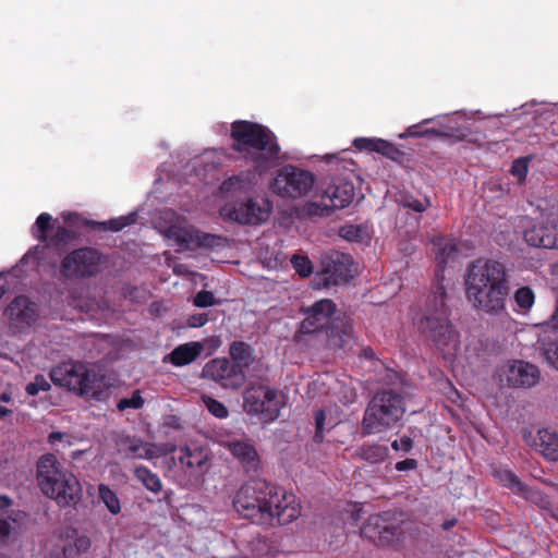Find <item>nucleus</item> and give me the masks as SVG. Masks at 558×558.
Returning <instances> with one entry per match:
<instances>
[{
    "mask_svg": "<svg viewBox=\"0 0 558 558\" xmlns=\"http://www.w3.org/2000/svg\"><path fill=\"white\" fill-rule=\"evenodd\" d=\"M234 510L253 524L281 526L301 515V504L293 493L263 480L242 485L233 498Z\"/></svg>",
    "mask_w": 558,
    "mask_h": 558,
    "instance_id": "1",
    "label": "nucleus"
},
{
    "mask_svg": "<svg viewBox=\"0 0 558 558\" xmlns=\"http://www.w3.org/2000/svg\"><path fill=\"white\" fill-rule=\"evenodd\" d=\"M465 295L472 307L493 316L506 312L510 294V281L504 263L490 258H477L466 268Z\"/></svg>",
    "mask_w": 558,
    "mask_h": 558,
    "instance_id": "2",
    "label": "nucleus"
},
{
    "mask_svg": "<svg viewBox=\"0 0 558 558\" xmlns=\"http://www.w3.org/2000/svg\"><path fill=\"white\" fill-rule=\"evenodd\" d=\"M304 319L300 325L303 335L322 338L323 347L329 350L343 349L353 337L351 319L336 316L337 305L330 299H322L311 306L302 307Z\"/></svg>",
    "mask_w": 558,
    "mask_h": 558,
    "instance_id": "3",
    "label": "nucleus"
},
{
    "mask_svg": "<svg viewBox=\"0 0 558 558\" xmlns=\"http://www.w3.org/2000/svg\"><path fill=\"white\" fill-rule=\"evenodd\" d=\"M232 149L243 154L258 172L275 166L280 157L277 136L267 126L248 120H236L231 124Z\"/></svg>",
    "mask_w": 558,
    "mask_h": 558,
    "instance_id": "4",
    "label": "nucleus"
},
{
    "mask_svg": "<svg viewBox=\"0 0 558 558\" xmlns=\"http://www.w3.org/2000/svg\"><path fill=\"white\" fill-rule=\"evenodd\" d=\"M446 288L438 283L428 298L418 329L444 356L453 355L460 347V336L449 319Z\"/></svg>",
    "mask_w": 558,
    "mask_h": 558,
    "instance_id": "5",
    "label": "nucleus"
},
{
    "mask_svg": "<svg viewBox=\"0 0 558 558\" xmlns=\"http://www.w3.org/2000/svg\"><path fill=\"white\" fill-rule=\"evenodd\" d=\"M36 480L41 493L61 508L75 507L82 499L78 478L53 453L39 458Z\"/></svg>",
    "mask_w": 558,
    "mask_h": 558,
    "instance_id": "6",
    "label": "nucleus"
},
{
    "mask_svg": "<svg viewBox=\"0 0 558 558\" xmlns=\"http://www.w3.org/2000/svg\"><path fill=\"white\" fill-rule=\"evenodd\" d=\"M405 413L404 397L393 389L378 390L369 400L362 420V434H381L391 429Z\"/></svg>",
    "mask_w": 558,
    "mask_h": 558,
    "instance_id": "7",
    "label": "nucleus"
},
{
    "mask_svg": "<svg viewBox=\"0 0 558 558\" xmlns=\"http://www.w3.org/2000/svg\"><path fill=\"white\" fill-rule=\"evenodd\" d=\"M51 381L82 397L100 400L104 377L81 362H63L50 371Z\"/></svg>",
    "mask_w": 558,
    "mask_h": 558,
    "instance_id": "8",
    "label": "nucleus"
},
{
    "mask_svg": "<svg viewBox=\"0 0 558 558\" xmlns=\"http://www.w3.org/2000/svg\"><path fill=\"white\" fill-rule=\"evenodd\" d=\"M107 256L96 247L74 248L61 260L60 272L69 280L97 277L107 265Z\"/></svg>",
    "mask_w": 558,
    "mask_h": 558,
    "instance_id": "9",
    "label": "nucleus"
},
{
    "mask_svg": "<svg viewBox=\"0 0 558 558\" xmlns=\"http://www.w3.org/2000/svg\"><path fill=\"white\" fill-rule=\"evenodd\" d=\"M315 181L316 178L311 171L286 165L277 170L269 187L282 198L296 199L308 195Z\"/></svg>",
    "mask_w": 558,
    "mask_h": 558,
    "instance_id": "10",
    "label": "nucleus"
},
{
    "mask_svg": "<svg viewBox=\"0 0 558 558\" xmlns=\"http://www.w3.org/2000/svg\"><path fill=\"white\" fill-rule=\"evenodd\" d=\"M243 400L245 411L251 415H260L265 422L275 421L282 407L278 390L264 385H250Z\"/></svg>",
    "mask_w": 558,
    "mask_h": 558,
    "instance_id": "11",
    "label": "nucleus"
},
{
    "mask_svg": "<svg viewBox=\"0 0 558 558\" xmlns=\"http://www.w3.org/2000/svg\"><path fill=\"white\" fill-rule=\"evenodd\" d=\"M166 236L181 250H215L227 244V238L198 230L194 226L171 225Z\"/></svg>",
    "mask_w": 558,
    "mask_h": 558,
    "instance_id": "12",
    "label": "nucleus"
},
{
    "mask_svg": "<svg viewBox=\"0 0 558 558\" xmlns=\"http://www.w3.org/2000/svg\"><path fill=\"white\" fill-rule=\"evenodd\" d=\"M400 532L399 520L391 511L369 515L361 529L362 535L378 546L392 545L399 539Z\"/></svg>",
    "mask_w": 558,
    "mask_h": 558,
    "instance_id": "13",
    "label": "nucleus"
},
{
    "mask_svg": "<svg viewBox=\"0 0 558 558\" xmlns=\"http://www.w3.org/2000/svg\"><path fill=\"white\" fill-rule=\"evenodd\" d=\"M322 270L315 277L317 287L338 286L347 283L352 278V258L349 254L338 251L322 256Z\"/></svg>",
    "mask_w": 558,
    "mask_h": 558,
    "instance_id": "14",
    "label": "nucleus"
},
{
    "mask_svg": "<svg viewBox=\"0 0 558 558\" xmlns=\"http://www.w3.org/2000/svg\"><path fill=\"white\" fill-rule=\"evenodd\" d=\"M204 378L218 384L223 389L238 390L246 381V375L238 365H233L228 357H216L208 361L203 367Z\"/></svg>",
    "mask_w": 558,
    "mask_h": 558,
    "instance_id": "15",
    "label": "nucleus"
},
{
    "mask_svg": "<svg viewBox=\"0 0 558 558\" xmlns=\"http://www.w3.org/2000/svg\"><path fill=\"white\" fill-rule=\"evenodd\" d=\"M523 236L530 246L558 248V216L549 215L543 221L533 222L524 230Z\"/></svg>",
    "mask_w": 558,
    "mask_h": 558,
    "instance_id": "16",
    "label": "nucleus"
},
{
    "mask_svg": "<svg viewBox=\"0 0 558 558\" xmlns=\"http://www.w3.org/2000/svg\"><path fill=\"white\" fill-rule=\"evenodd\" d=\"M501 381L509 387H533L539 381V369L525 361H513L498 371Z\"/></svg>",
    "mask_w": 558,
    "mask_h": 558,
    "instance_id": "17",
    "label": "nucleus"
},
{
    "mask_svg": "<svg viewBox=\"0 0 558 558\" xmlns=\"http://www.w3.org/2000/svg\"><path fill=\"white\" fill-rule=\"evenodd\" d=\"M52 216L48 213L40 214L33 227V235L41 243L49 247L59 248L66 245L70 241L75 239V232L66 229L63 226H58L53 234H49L52 229Z\"/></svg>",
    "mask_w": 558,
    "mask_h": 558,
    "instance_id": "18",
    "label": "nucleus"
},
{
    "mask_svg": "<svg viewBox=\"0 0 558 558\" xmlns=\"http://www.w3.org/2000/svg\"><path fill=\"white\" fill-rule=\"evenodd\" d=\"M171 457V463L174 468L181 469L190 476H199L204 474L208 461L207 451L199 446H183L174 450Z\"/></svg>",
    "mask_w": 558,
    "mask_h": 558,
    "instance_id": "19",
    "label": "nucleus"
},
{
    "mask_svg": "<svg viewBox=\"0 0 558 558\" xmlns=\"http://www.w3.org/2000/svg\"><path fill=\"white\" fill-rule=\"evenodd\" d=\"M270 211L271 203L269 201L258 202L248 198L229 210L228 217L241 225H259L268 219Z\"/></svg>",
    "mask_w": 558,
    "mask_h": 558,
    "instance_id": "20",
    "label": "nucleus"
},
{
    "mask_svg": "<svg viewBox=\"0 0 558 558\" xmlns=\"http://www.w3.org/2000/svg\"><path fill=\"white\" fill-rule=\"evenodd\" d=\"M5 315L15 327H29L38 317L37 304L25 295H17L8 305Z\"/></svg>",
    "mask_w": 558,
    "mask_h": 558,
    "instance_id": "21",
    "label": "nucleus"
},
{
    "mask_svg": "<svg viewBox=\"0 0 558 558\" xmlns=\"http://www.w3.org/2000/svg\"><path fill=\"white\" fill-rule=\"evenodd\" d=\"M525 439L546 460L558 461V432L551 428H541L531 439L527 436Z\"/></svg>",
    "mask_w": 558,
    "mask_h": 558,
    "instance_id": "22",
    "label": "nucleus"
},
{
    "mask_svg": "<svg viewBox=\"0 0 558 558\" xmlns=\"http://www.w3.org/2000/svg\"><path fill=\"white\" fill-rule=\"evenodd\" d=\"M204 351V343L199 341H191L179 344L168 355L163 362H169L173 366L182 367L196 361Z\"/></svg>",
    "mask_w": 558,
    "mask_h": 558,
    "instance_id": "23",
    "label": "nucleus"
},
{
    "mask_svg": "<svg viewBox=\"0 0 558 558\" xmlns=\"http://www.w3.org/2000/svg\"><path fill=\"white\" fill-rule=\"evenodd\" d=\"M354 195L355 192L353 184L349 181H340L329 185L324 192L323 198L328 199L335 210L349 206L352 203Z\"/></svg>",
    "mask_w": 558,
    "mask_h": 558,
    "instance_id": "24",
    "label": "nucleus"
},
{
    "mask_svg": "<svg viewBox=\"0 0 558 558\" xmlns=\"http://www.w3.org/2000/svg\"><path fill=\"white\" fill-rule=\"evenodd\" d=\"M226 446L247 471H255L258 468V453L250 440H232L228 441Z\"/></svg>",
    "mask_w": 558,
    "mask_h": 558,
    "instance_id": "25",
    "label": "nucleus"
},
{
    "mask_svg": "<svg viewBox=\"0 0 558 558\" xmlns=\"http://www.w3.org/2000/svg\"><path fill=\"white\" fill-rule=\"evenodd\" d=\"M137 220V213L132 211L125 216L112 218L108 221H96L90 219H84L82 225L88 229L100 231V232H119L125 227L132 226Z\"/></svg>",
    "mask_w": 558,
    "mask_h": 558,
    "instance_id": "26",
    "label": "nucleus"
},
{
    "mask_svg": "<svg viewBox=\"0 0 558 558\" xmlns=\"http://www.w3.org/2000/svg\"><path fill=\"white\" fill-rule=\"evenodd\" d=\"M230 361L233 365H238L239 368L245 373L250 366L255 362V350L254 348L242 340H235L231 342L229 347Z\"/></svg>",
    "mask_w": 558,
    "mask_h": 558,
    "instance_id": "27",
    "label": "nucleus"
},
{
    "mask_svg": "<svg viewBox=\"0 0 558 558\" xmlns=\"http://www.w3.org/2000/svg\"><path fill=\"white\" fill-rule=\"evenodd\" d=\"M433 244L437 247L436 259L439 270H444L449 262L456 260L459 256V247L454 239L438 236L433 241Z\"/></svg>",
    "mask_w": 558,
    "mask_h": 558,
    "instance_id": "28",
    "label": "nucleus"
},
{
    "mask_svg": "<svg viewBox=\"0 0 558 558\" xmlns=\"http://www.w3.org/2000/svg\"><path fill=\"white\" fill-rule=\"evenodd\" d=\"M388 454L389 448L375 441L364 442L355 450V457L369 464L383 463Z\"/></svg>",
    "mask_w": 558,
    "mask_h": 558,
    "instance_id": "29",
    "label": "nucleus"
},
{
    "mask_svg": "<svg viewBox=\"0 0 558 558\" xmlns=\"http://www.w3.org/2000/svg\"><path fill=\"white\" fill-rule=\"evenodd\" d=\"M493 476L505 487L514 493L525 492V485L509 469L497 466L493 469Z\"/></svg>",
    "mask_w": 558,
    "mask_h": 558,
    "instance_id": "30",
    "label": "nucleus"
},
{
    "mask_svg": "<svg viewBox=\"0 0 558 558\" xmlns=\"http://www.w3.org/2000/svg\"><path fill=\"white\" fill-rule=\"evenodd\" d=\"M134 476L138 480L149 492L158 494L162 490V483L158 474L151 472L147 466L140 465L134 470Z\"/></svg>",
    "mask_w": 558,
    "mask_h": 558,
    "instance_id": "31",
    "label": "nucleus"
},
{
    "mask_svg": "<svg viewBox=\"0 0 558 558\" xmlns=\"http://www.w3.org/2000/svg\"><path fill=\"white\" fill-rule=\"evenodd\" d=\"M430 122V119H425L418 124H414L409 126L404 134L400 135V137H428V136H435V137H448L450 136L449 132H445L440 129L436 128H425L423 126Z\"/></svg>",
    "mask_w": 558,
    "mask_h": 558,
    "instance_id": "32",
    "label": "nucleus"
},
{
    "mask_svg": "<svg viewBox=\"0 0 558 558\" xmlns=\"http://www.w3.org/2000/svg\"><path fill=\"white\" fill-rule=\"evenodd\" d=\"M333 209L330 203L323 198L320 202H307L303 205L301 213L304 217H328Z\"/></svg>",
    "mask_w": 558,
    "mask_h": 558,
    "instance_id": "33",
    "label": "nucleus"
},
{
    "mask_svg": "<svg viewBox=\"0 0 558 558\" xmlns=\"http://www.w3.org/2000/svg\"><path fill=\"white\" fill-rule=\"evenodd\" d=\"M98 492L100 500L106 505L109 512L112 514L120 513L121 505L118 495L105 484L99 485Z\"/></svg>",
    "mask_w": 558,
    "mask_h": 558,
    "instance_id": "34",
    "label": "nucleus"
},
{
    "mask_svg": "<svg viewBox=\"0 0 558 558\" xmlns=\"http://www.w3.org/2000/svg\"><path fill=\"white\" fill-rule=\"evenodd\" d=\"M514 302L522 312H527L535 303V294L530 287H520L514 292Z\"/></svg>",
    "mask_w": 558,
    "mask_h": 558,
    "instance_id": "35",
    "label": "nucleus"
},
{
    "mask_svg": "<svg viewBox=\"0 0 558 558\" xmlns=\"http://www.w3.org/2000/svg\"><path fill=\"white\" fill-rule=\"evenodd\" d=\"M90 547V539L86 536H80L74 541V544L63 546L62 555L63 558H72L82 553H85Z\"/></svg>",
    "mask_w": 558,
    "mask_h": 558,
    "instance_id": "36",
    "label": "nucleus"
},
{
    "mask_svg": "<svg viewBox=\"0 0 558 558\" xmlns=\"http://www.w3.org/2000/svg\"><path fill=\"white\" fill-rule=\"evenodd\" d=\"M339 234L350 242H362L366 236V230L362 226L345 225L340 228Z\"/></svg>",
    "mask_w": 558,
    "mask_h": 558,
    "instance_id": "37",
    "label": "nucleus"
},
{
    "mask_svg": "<svg viewBox=\"0 0 558 558\" xmlns=\"http://www.w3.org/2000/svg\"><path fill=\"white\" fill-rule=\"evenodd\" d=\"M51 385L47 378L41 374H37L34 380L26 385L25 391L28 396L34 397L37 396L40 391H49Z\"/></svg>",
    "mask_w": 558,
    "mask_h": 558,
    "instance_id": "38",
    "label": "nucleus"
},
{
    "mask_svg": "<svg viewBox=\"0 0 558 558\" xmlns=\"http://www.w3.org/2000/svg\"><path fill=\"white\" fill-rule=\"evenodd\" d=\"M203 401L207 408V410L218 418H225L229 415L228 408L220 401L211 398L204 397Z\"/></svg>",
    "mask_w": 558,
    "mask_h": 558,
    "instance_id": "39",
    "label": "nucleus"
},
{
    "mask_svg": "<svg viewBox=\"0 0 558 558\" xmlns=\"http://www.w3.org/2000/svg\"><path fill=\"white\" fill-rule=\"evenodd\" d=\"M291 263L295 271L302 277H308L313 271L312 262L306 256L293 255Z\"/></svg>",
    "mask_w": 558,
    "mask_h": 558,
    "instance_id": "40",
    "label": "nucleus"
},
{
    "mask_svg": "<svg viewBox=\"0 0 558 558\" xmlns=\"http://www.w3.org/2000/svg\"><path fill=\"white\" fill-rule=\"evenodd\" d=\"M144 405V399L141 396L140 390H135L131 398H123L119 400L117 408L119 411L126 409H141Z\"/></svg>",
    "mask_w": 558,
    "mask_h": 558,
    "instance_id": "41",
    "label": "nucleus"
},
{
    "mask_svg": "<svg viewBox=\"0 0 558 558\" xmlns=\"http://www.w3.org/2000/svg\"><path fill=\"white\" fill-rule=\"evenodd\" d=\"M129 456L133 459H151V450L141 440L132 441L128 448Z\"/></svg>",
    "mask_w": 558,
    "mask_h": 558,
    "instance_id": "42",
    "label": "nucleus"
},
{
    "mask_svg": "<svg viewBox=\"0 0 558 558\" xmlns=\"http://www.w3.org/2000/svg\"><path fill=\"white\" fill-rule=\"evenodd\" d=\"M544 355L546 361L558 369V340L544 343Z\"/></svg>",
    "mask_w": 558,
    "mask_h": 558,
    "instance_id": "43",
    "label": "nucleus"
},
{
    "mask_svg": "<svg viewBox=\"0 0 558 558\" xmlns=\"http://www.w3.org/2000/svg\"><path fill=\"white\" fill-rule=\"evenodd\" d=\"M376 153L381 154L383 156L393 160H396L398 157L402 155V151L398 149L392 143L381 138L379 141V145Z\"/></svg>",
    "mask_w": 558,
    "mask_h": 558,
    "instance_id": "44",
    "label": "nucleus"
},
{
    "mask_svg": "<svg viewBox=\"0 0 558 558\" xmlns=\"http://www.w3.org/2000/svg\"><path fill=\"white\" fill-rule=\"evenodd\" d=\"M325 421H326L325 411L324 410L316 411L315 412V434L313 437L315 442H322L324 440Z\"/></svg>",
    "mask_w": 558,
    "mask_h": 558,
    "instance_id": "45",
    "label": "nucleus"
},
{
    "mask_svg": "<svg viewBox=\"0 0 558 558\" xmlns=\"http://www.w3.org/2000/svg\"><path fill=\"white\" fill-rule=\"evenodd\" d=\"M380 138L357 137L353 141V145L359 150L377 151Z\"/></svg>",
    "mask_w": 558,
    "mask_h": 558,
    "instance_id": "46",
    "label": "nucleus"
},
{
    "mask_svg": "<svg viewBox=\"0 0 558 558\" xmlns=\"http://www.w3.org/2000/svg\"><path fill=\"white\" fill-rule=\"evenodd\" d=\"M403 205L404 207L412 209L413 211L423 213L430 206V202L427 197H425L424 199H418L410 196L405 198Z\"/></svg>",
    "mask_w": 558,
    "mask_h": 558,
    "instance_id": "47",
    "label": "nucleus"
},
{
    "mask_svg": "<svg viewBox=\"0 0 558 558\" xmlns=\"http://www.w3.org/2000/svg\"><path fill=\"white\" fill-rule=\"evenodd\" d=\"M216 304V298L213 292L207 290L199 291L194 298V305L197 307H208Z\"/></svg>",
    "mask_w": 558,
    "mask_h": 558,
    "instance_id": "48",
    "label": "nucleus"
},
{
    "mask_svg": "<svg viewBox=\"0 0 558 558\" xmlns=\"http://www.w3.org/2000/svg\"><path fill=\"white\" fill-rule=\"evenodd\" d=\"M527 160L524 158L517 159L513 161L511 167V173L518 177L520 180L525 179L527 174Z\"/></svg>",
    "mask_w": 558,
    "mask_h": 558,
    "instance_id": "49",
    "label": "nucleus"
},
{
    "mask_svg": "<svg viewBox=\"0 0 558 558\" xmlns=\"http://www.w3.org/2000/svg\"><path fill=\"white\" fill-rule=\"evenodd\" d=\"M413 440L409 436H402L400 439H396L391 442V448L396 451L410 452L413 448Z\"/></svg>",
    "mask_w": 558,
    "mask_h": 558,
    "instance_id": "50",
    "label": "nucleus"
},
{
    "mask_svg": "<svg viewBox=\"0 0 558 558\" xmlns=\"http://www.w3.org/2000/svg\"><path fill=\"white\" fill-rule=\"evenodd\" d=\"M520 494L522 496H524V498L535 502L538 506H539V504L543 505V502L547 504V501H545L546 497L544 495H542L538 489L529 487L526 485H525V492H520Z\"/></svg>",
    "mask_w": 558,
    "mask_h": 558,
    "instance_id": "51",
    "label": "nucleus"
},
{
    "mask_svg": "<svg viewBox=\"0 0 558 558\" xmlns=\"http://www.w3.org/2000/svg\"><path fill=\"white\" fill-rule=\"evenodd\" d=\"M207 322H208V314H206V313L193 314V315L189 316V318H187V325L192 328L203 327Z\"/></svg>",
    "mask_w": 558,
    "mask_h": 558,
    "instance_id": "52",
    "label": "nucleus"
},
{
    "mask_svg": "<svg viewBox=\"0 0 558 558\" xmlns=\"http://www.w3.org/2000/svg\"><path fill=\"white\" fill-rule=\"evenodd\" d=\"M395 468L399 472L415 470L417 468V461L415 459H405L397 462Z\"/></svg>",
    "mask_w": 558,
    "mask_h": 558,
    "instance_id": "53",
    "label": "nucleus"
},
{
    "mask_svg": "<svg viewBox=\"0 0 558 558\" xmlns=\"http://www.w3.org/2000/svg\"><path fill=\"white\" fill-rule=\"evenodd\" d=\"M43 248H40L39 246H35L34 248L29 250L22 258V262L26 263L28 262L29 259H33L34 262H36L38 264L39 262V253H41Z\"/></svg>",
    "mask_w": 558,
    "mask_h": 558,
    "instance_id": "54",
    "label": "nucleus"
},
{
    "mask_svg": "<svg viewBox=\"0 0 558 558\" xmlns=\"http://www.w3.org/2000/svg\"><path fill=\"white\" fill-rule=\"evenodd\" d=\"M204 345L207 344L211 352L218 350L221 345V339L218 336H213L203 342Z\"/></svg>",
    "mask_w": 558,
    "mask_h": 558,
    "instance_id": "55",
    "label": "nucleus"
},
{
    "mask_svg": "<svg viewBox=\"0 0 558 558\" xmlns=\"http://www.w3.org/2000/svg\"><path fill=\"white\" fill-rule=\"evenodd\" d=\"M240 180L236 177L229 178L221 183L220 190L222 192H230L233 185L239 184Z\"/></svg>",
    "mask_w": 558,
    "mask_h": 558,
    "instance_id": "56",
    "label": "nucleus"
},
{
    "mask_svg": "<svg viewBox=\"0 0 558 558\" xmlns=\"http://www.w3.org/2000/svg\"><path fill=\"white\" fill-rule=\"evenodd\" d=\"M11 525L7 520L0 519V541H3L10 534Z\"/></svg>",
    "mask_w": 558,
    "mask_h": 558,
    "instance_id": "57",
    "label": "nucleus"
},
{
    "mask_svg": "<svg viewBox=\"0 0 558 558\" xmlns=\"http://www.w3.org/2000/svg\"><path fill=\"white\" fill-rule=\"evenodd\" d=\"M12 505V500L4 495H0V510H4Z\"/></svg>",
    "mask_w": 558,
    "mask_h": 558,
    "instance_id": "58",
    "label": "nucleus"
},
{
    "mask_svg": "<svg viewBox=\"0 0 558 558\" xmlns=\"http://www.w3.org/2000/svg\"><path fill=\"white\" fill-rule=\"evenodd\" d=\"M362 356H364L367 360H374L375 359V352L371 347H366L362 350Z\"/></svg>",
    "mask_w": 558,
    "mask_h": 558,
    "instance_id": "59",
    "label": "nucleus"
},
{
    "mask_svg": "<svg viewBox=\"0 0 558 558\" xmlns=\"http://www.w3.org/2000/svg\"><path fill=\"white\" fill-rule=\"evenodd\" d=\"M550 325L553 328L558 329V301H557L556 310L553 313V315L550 316Z\"/></svg>",
    "mask_w": 558,
    "mask_h": 558,
    "instance_id": "60",
    "label": "nucleus"
},
{
    "mask_svg": "<svg viewBox=\"0 0 558 558\" xmlns=\"http://www.w3.org/2000/svg\"><path fill=\"white\" fill-rule=\"evenodd\" d=\"M63 438V434L60 433V432H52L49 437H48V440L50 444H54L56 441L58 440H61Z\"/></svg>",
    "mask_w": 558,
    "mask_h": 558,
    "instance_id": "61",
    "label": "nucleus"
},
{
    "mask_svg": "<svg viewBox=\"0 0 558 558\" xmlns=\"http://www.w3.org/2000/svg\"><path fill=\"white\" fill-rule=\"evenodd\" d=\"M9 413H11V410H9L8 408L5 407H1L0 405V418L4 417L5 415H8Z\"/></svg>",
    "mask_w": 558,
    "mask_h": 558,
    "instance_id": "62",
    "label": "nucleus"
},
{
    "mask_svg": "<svg viewBox=\"0 0 558 558\" xmlns=\"http://www.w3.org/2000/svg\"><path fill=\"white\" fill-rule=\"evenodd\" d=\"M0 401L2 402H10L11 401V396L9 393H1L0 395Z\"/></svg>",
    "mask_w": 558,
    "mask_h": 558,
    "instance_id": "63",
    "label": "nucleus"
},
{
    "mask_svg": "<svg viewBox=\"0 0 558 558\" xmlns=\"http://www.w3.org/2000/svg\"><path fill=\"white\" fill-rule=\"evenodd\" d=\"M133 291H136V288H131V289L126 288L125 291H124V296L125 298H132Z\"/></svg>",
    "mask_w": 558,
    "mask_h": 558,
    "instance_id": "64",
    "label": "nucleus"
}]
</instances>
